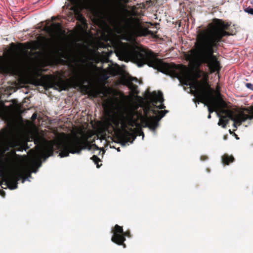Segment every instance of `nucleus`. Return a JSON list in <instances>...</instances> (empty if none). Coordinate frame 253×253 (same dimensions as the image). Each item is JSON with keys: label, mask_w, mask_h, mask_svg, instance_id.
<instances>
[{"label": "nucleus", "mask_w": 253, "mask_h": 253, "mask_svg": "<svg viewBox=\"0 0 253 253\" xmlns=\"http://www.w3.org/2000/svg\"><path fill=\"white\" fill-rule=\"evenodd\" d=\"M230 27L228 23L214 18L208 24V29L199 30L194 48L190 50L189 58L198 59L201 63L206 64L211 73L219 72L220 63L214 53L217 51L220 43L224 41L223 37L233 35Z\"/></svg>", "instance_id": "nucleus-1"}, {"label": "nucleus", "mask_w": 253, "mask_h": 253, "mask_svg": "<svg viewBox=\"0 0 253 253\" xmlns=\"http://www.w3.org/2000/svg\"><path fill=\"white\" fill-rule=\"evenodd\" d=\"M117 54L122 60L130 58L139 67L147 64L159 72L183 81L185 85H188V83L191 81L186 66L164 62L163 59L158 58L157 54L150 49L141 47L137 49L130 50L126 47L122 46L117 49Z\"/></svg>", "instance_id": "nucleus-2"}, {"label": "nucleus", "mask_w": 253, "mask_h": 253, "mask_svg": "<svg viewBox=\"0 0 253 253\" xmlns=\"http://www.w3.org/2000/svg\"><path fill=\"white\" fill-rule=\"evenodd\" d=\"M88 146V149L91 146L87 144V140L82 141L78 137L70 138L64 140L51 141L44 149L41 150V155L46 159L53 155L54 151L57 150L59 152V156L61 158L68 157L70 153L80 154L82 150L85 149Z\"/></svg>", "instance_id": "nucleus-3"}, {"label": "nucleus", "mask_w": 253, "mask_h": 253, "mask_svg": "<svg viewBox=\"0 0 253 253\" xmlns=\"http://www.w3.org/2000/svg\"><path fill=\"white\" fill-rule=\"evenodd\" d=\"M152 26L151 28L153 30H149L147 28L143 27L140 23L138 18H130L126 19V23L125 29L126 31L131 36L134 37H142L151 35L154 37L158 32L159 28V24H151Z\"/></svg>", "instance_id": "nucleus-4"}, {"label": "nucleus", "mask_w": 253, "mask_h": 253, "mask_svg": "<svg viewBox=\"0 0 253 253\" xmlns=\"http://www.w3.org/2000/svg\"><path fill=\"white\" fill-rule=\"evenodd\" d=\"M89 77V72L85 68L82 69L76 78L70 80H63L62 78L56 79L52 84L54 88L59 91L66 90L70 87H79L84 84Z\"/></svg>", "instance_id": "nucleus-5"}, {"label": "nucleus", "mask_w": 253, "mask_h": 253, "mask_svg": "<svg viewBox=\"0 0 253 253\" xmlns=\"http://www.w3.org/2000/svg\"><path fill=\"white\" fill-rule=\"evenodd\" d=\"M150 99L152 102V106L149 105L145 107L144 109L145 117L143 119V122L145 124V126L155 131L158 126V120L156 116H148V114L149 111L152 112V109L157 108L158 106L156 104L158 102L162 103L164 101V99L162 92L159 91L157 94L156 91H154L150 94Z\"/></svg>", "instance_id": "nucleus-6"}, {"label": "nucleus", "mask_w": 253, "mask_h": 253, "mask_svg": "<svg viewBox=\"0 0 253 253\" xmlns=\"http://www.w3.org/2000/svg\"><path fill=\"white\" fill-rule=\"evenodd\" d=\"M196 65L197 68L193 73V82L190 84L191 87L195 90H191V93L196 96L198 95V91L199 90L207 89L214 91V90L210 87L208 83L209 79L208 74L200 69V64L199 63H196Z\"/></svg>", "instance_id": "nucleus-7"}, {"label": "nucleus", "mask_w": 253, "mask_h": 253, "mask_svg": "<svg viewBox=\"0 0 253 253\" xmlns=\"http://www.w3.org/2000/svg\"><path fill=\"white\" fill-rule=\"evenodd\" d=\"M122 120L123 131L122 133L118 134V140L123 146H125L127 142L132 143L136 138V135L128 131V130H132V128L129 126H134L133 115L132 114H129L126 116L122 115Z\"/></svg>", "instance_id": "nucleus-8"}, {"label": "nucleus", "mask_w": 253, "mask_h": 253, "mask_svg": "<svg viewBox=\"0 0 253 253\" xmlns=\"http://www.w3.org/2000/svg\"><path fill=\"white\" fill-rule=\"evenodd\" d=\"M245 111L247 114L242 112L239 114H236L232 111L222 109L220 113L222 114V116L225 117L226 119L233 121V125L235 127H236V124H238L239 126L242 122L247 120L253 119V106L245 109Z\"/></svg>", "instance_id": "nucleus-9"}, {"label": "nucleus", "mask_w": 253, "mask_h": 253, "mask_svg": "<svg viewBox=\"0 0 253 253\" xmlns=\"http://www.w3.org/2000/svg\"><path fill=\"white\" fill-rule=\"evenodd\" d=\"M214 92L207 89L199 90L198 91V95L196 96L197 99H193V101L196 102L198 100V102H200L208 106V111L210 114L216 111L218 107V104L215 101L213 93Z\"/></svg>", "instance_id": "nucleus-10"}, {"label": "nucleus", "mask_w": 253, "mask_h": 253, "mask_svg": "<svg viewBox=\"0 0 253 253\" xmlns=\"http://www.w3.org/2000/svg\"><path fill=\"white\" fill-rule=\"evenodd\" d=\"M113 235L111 238V241L114 243L123 246L124 248L126 247L124 242L126 241V237L130 238L131 237L129 230L124 232L122 226L116 224L114 229L112 230Z\"/></svg>", "instance_id": "nucleus-11"}, {"label": "nucleus", "mask_w": 253, "mask_h": 253, "mask_svg": "<svg viewBox=\"0 0 253 253\" xmlns=\"http://www.w3.org/2000/svg\"><path fill=\"white\" fill-rule=\"evenodd\" d=\"M0 177L1 178V181L0 184L4 182V185L10 189H15L17 188V181L19 178L15 177L13 175L5 173L2 170H0Z\"/></svg>", "instance_id": "nucleus-12"}, {"label": "nucleus", "mask_w": 253, "mask_h": 253, "mask_svg": "<svg viewBox=\"0 0 253 253\" xmlns=\"http://www.w3.org/2000/svg\"><path fill=\"white\" fill-rule=\"evenodd\" d=\"M10 148H14V150L12 151V153L16 155L15 152L23 151L26 150L29 148L27 142L22 141L18 138L13 137L8 139L5 141Z\"/></svg>", "instance_id": "nucleus-13"}, {"label": "nucleus", "mask_w": 253, "mask_h": 253, "mask_svg": "<svg viewBox=\"0 0 253 253\" xmlns=\"http://www.w3.org/2000/svg\"><path fill=\"white\" fill-rule=\"evenodd\" d=\"M145 5L143 3L137 4V5L131 6L130 7V10H128L126 9H124L127 14L128 16H130V18H133L132 17H138L144 15L143 11L142 9L145 8Z\"/></svg>", "instance_id": "nucleus-14"}, {"label": "nucleus", "mask_w": 253, "mask_h": 253, "mask_svg": "<svg viewBox=\"0 0 253 253\" xmlns=\"http://www.w3.org/2000/svg\"><path fill=\"white\" fill-rule=\"evenodd\" d=\"M121 114L118 116L114 117L112 118L111 121L113 124L114 125L117 131V137L118 138V134L122 133V115Z\"/></svg>", "instance_id": "nucleus-15"}, {"label": "nucleus", "mask_w": 253, "mask_h": 253, "mask_svg": "<svg viewBox=\"0 0 253 253\" xmlns=\"http://www.w3.org/2000/svg\"><path fill=\"white\" fill-rule=\"evenodd\" d=\"M11 65L7 62H0V74H8L11 72Z\"/></svg>", "instance_id": "nucleus-16"}, {"label": "nucleus", "mask_w": 253, "mask_h": 253, "mask_svg": "<svg viewBox=\"0 0 253 253\" xmlns=\"http://www.w3.org/2000/svg\"><path fill=\"white\" fill-rule=\"evenodd\" d=\"M235 160L232 155H229L227 154H224L222 156V162L224 165H229L230 163H233Z\"/></svg>", "instance_id": "nucleus-17"}, {"label": "nucleus", "mask_w": 253, "mask_h": 253, "mask_svg": "<svg viewBox=\"0 0 253 253\" xmlns=\"http://www.w3.org/2000/svg\"><path fill=\"white\" fill-rule=\"evenodd\" d=\"M217 114L219 118V120L218 123L219 126H221L222 127L225 128L227 125L229 123V119H226L225 117L221 115L219 113L217 112Z\"/></svg>", "instance_id": "nucleus-18"}, {"label": "nucleus", "mask_w": 253, "mask_h": 253, "mask_svg": "<svg viewBox=\"0 0 253 253\" xmlns=\"http://www.w3.org/2000/svg\"><path fill=\"white\" fill-rule=\"evenodd\" d=\"M152 112L153 114L155 115H158V116H156L158 121L163 117H164L166 113L168 112V110H165L164 111H158L155 109H152Z\"/></svg>", "instance_id": "nucleus-19"}, {"label": "nucleus", "mask_w": 253, "mask_h": 253, "mask_svg": "<svg viewBox=\"0 0 253 253\" xmlns=\"http://www.w3.org/2000/svg\"><path fill=\"white\" fill-rule=\"evenodd\" d=\"M127 86L134 95H137L139 93V91L138 90V86L137 85L133 84L131 82H129L128 83Z\"/></svg>", "instance_id": "nucleus-20"}, {"label": "nucleus", "mask_w": 253, "mask_h": 253, "mask_svg": "<svg viewBox=\"0 0 253 253\" xmlns=\"http://www.w3.org/2000/svg\"><path fill=\"white\" fill-rule=\"evenodd\" d=\"M32 167V172H36L37 169H36V167H41L42 163L41 161L39 159L38 160H33L31 163Z\"/></svg>", "instance_id": "nucleus-21"}, {"label": "nucleus", "mask_w": 253, "mask_h": 253, "mask_svg": "<svg viewBox=\"0 0 253 253\" xmlns=\"http://www.w3.org/2000/svg\"><path fill=\"white\" fill-rule=\"evenodd\" d=\"M10 147L5 141L0 148V152L2 155H4L6 152L10 150Z\"/></svg>", "instance_id": "nucleus-22"}, {"label": "nucleus", "mask_w": 253, "mask_h": 253, "mask_svg": "<svg viewBox=\"0 0 253 253\" xmlns=\"http://www.w3.org/2000/svg\"><path fill=\"white\" fill-rule=\"evenodd\" d=\"M52 31L58 32L61 30V25L59 23H53L51 25Z\"/></svg>", "instance_id": "nucleus-23"}, {"label": "nucleus", "mask_w": 253, "mask_h": 253, "mask_svg": "<svg viewBox=\"0 0 253 253\" xmlns=\"http://www.w3.org/2000/svg\"><path fill=\"white\" fill-rule=\"evenodd\" d=\"M91 159L93 161V162L96 165V167L97 168H100V166L99 165L98 163L100 162V159L96 155H94L91 158Z\"/></svg>", "instance_id": "nucleus-24"}, {"label": "nucleus", "mask_w": 253, "mask_h": 253, "mask_svg": "<svg viewBox=\"0 0 253 253\" xmlns=\"http://www.w3.org/2000/svg\"><path fill=\"white\" fill-rule=\"evenodd\" d=\"M100 92L98 89H93L91 91L90 94L94 97H96Z\"/></svg>", "instance_id": "nucleus-25"}, {"label": "nucleus", "mask_w": 253, "mask_h": 253, "mask_svg": "<svg viewBox=\"0 0 253 253\" xmlns=\"http://www.w3.org/2000/svg\"><path fill=\"white\" fill-rule=\"evenodd\" d=\"M245 11L250 14L253 15V8L250 7H247L245 9Z\"/></svg>", "instance_id": "nucleus-26"}, {"label": "nucleus", "mask_w": 253, "mask_h": 253, "mask_svg": "<svg viewBox=\"0 0 253 253\" xmlns=\"http://www.w3.org/2000/svg\"><path fill=\"white\" fill-rule=\"evenodd\" d=\"M246 86L247 88L253 90V84L251 83H247Z\"/></svg>", "instance_id": "nucleus-27"}, {"label": "nucleus", "mask_w": 253, "mask_h": 253, "mask_svg": "<svg viewBox=\"0 0 253 253\" xmlns=\"http://www.w3.org/2000/svg\"><path fill=\"white\" fill-rule=\"evenodd\" d=\"M200 159H201V161H204L208 160V157L206 155H202L201 156Z\"/></svg>", "instance_id": "nucleus-28"}, {"label": "nucleus", "mask_w": 253, "mask_h": 253, "mask_svg": "<svg viewBox=\"0 0 253 253\" xmlns=\"http://www.w3.org/2000/svg\"><path fill=\"white\" fill-rule=\"evenodd\" d=\"M165 108H166V106L164 105V104H163V103H161V104L158 106L157 109H165Z\"/></svg>", "instance_id": "nucleus-29"}, {"label": "nucleus", "mask_w": 253, "mask_h": 253, "mask_svg": "<svg viewBox=\"0 0 253 253\" xmlns=\"http://www.w3.org/2000/svg\"><path fill=\"white\" fill-rule=\"evenodd\" d=\"M216 94H217V96L218 97H220L221 96V94H220V91H219V88H218V87H217V90H216Z\"/></svg>", "instance_id": "nucleus-30"}, {"label": "nucleus", "mask_w": 253, "mask_h": 253, "mask_svg": "<svg viewBox=\"0 0 253 253\" xmlns=\"http://www.w3.org/2000/svg\"><path fill=\"white\" fill-rule=\"evenodd\" d=\"M36 118H37V114L36 113L33 114L32 116V119L33 120H35V119H36Z\"/></svg>", "instance_id": "nucleus-31"}, {"label": "nucleus", "mask_w": 253, "mask_h": 253, "mask_svg": "<svg viewBox=\"0 0 253 253\" xmlns=\"http://www.w3.org/2000/svg\"><path fill=\"white\" fill-rule=\"evenodd\" d=\"M92 146L93 147V148L96 150H98L99 149V148L96 145V144H93L92 145Z\"/></svg>", "instance_id": "nucleus-32"}, {"label": "nucleus", "mask_w": 253, "mask_h": 253, "mask_svg": "<svg viewBox=\"0 0 253 253\" xmlns=\"http://www.w3.org/2000/svg\"><path fill=\"white\" fill-rule=\"evenodd\" d=\"M0 192L1 194L3 196H4V195H5V193H4V192L3 191H0Z\"/></svg>", "instance_id": "nucleus-33"}, {"label": "nucleus", "mask_w": 253, "mask_h": 253, "mask_svg": "<svg viewBox=\"0 0 253 253\" xmlns=\"http://www.w3.org/2000/svg\"><path fill=\"white\" fill-rule=\"evenodd\" d=\"M137 80V79L136 78H132V79H131V81H136Z\"/></svg>", "instance_id": "nucleus-34"}, {"label": "nucleus", "mask_w": 253, "mask_h": 253, "mask_svg": "<svg viewBox=\"0 0 253 253\" xmlns=\"http://www.w3.org/2000/svg\"><path fill=\"white\" fill-rule=\"evenodd\" d=\"M208 119H211V114H209L208 116Z\"/></svg>", "instance_id": "nucleus-35"}, {"label": "nucleus", "mask_w": 253, "mask_h": 253, "mask_svg": "<svg viewBox=\"0 0 253 253\" xmlns=\"http://www.w3.org/2000/svg\"><path fill=\"white\" fill-rule=\"evenodd\" d=\"M39 138H37V139H35V143H37V142H38L39 141Z\"/></svg>", "instance_id": "nucleus-36"}, {"label": "nucleus", "mask_w": 253, "mask_h": 253, "mask_svg": "<svg viewBox=\"0 0 253 253\" xmlns=\"http://www.w3.org/2000/svg\"><path fill=\"white\" fill-rule=\"evenodd\" d=\"M26 177H24L22 180V182H24V181L25 180Z\"/></svg>", "instance_id": "nucleus-37"}, {"label": "nucleus", "mask_w": 253, "mask_h": 253, "mask_svg": "<svg viewBox=\"0 0 253 253\" xmlns=\"http://www.w3.org/2000/svg\"><path fill=\"white\" fill-rule=\"evenodd\" d=\"M141 133V134H142L143 137H144V133H143V132H142V131Z\"/></svg>", "instance_id": "nucleus-38"}, {"label": "nucleus", "mask_w": 253, "mask_h": 253, "mask_svg": "<svg viewBox=\"0 0 253 253\" xmlns=\"http://www.w3.org/2000/svg\"><path fill=\"white\" fill-rule=\"evenodd\" d=\"M117 151H120V148H118L117 149Z\"/></svg>", "instance_id": "nucleus-39"}, {"label": "nucleus", "mask_w": 253, "mask_h": 253, "mask_svg": "<svg viewBox=\"0 0 253 253\" xmlns=\"http://www.w3.org/2000/svg\"><path fill=\"white\" fill-rule=\"evenodd\" d=\"M107 79H108V77L106 76V77H105V80H107Z\"/></svg>", "instance_id": "nucleus-40"}, {"label": "nucleus", "mask_w": 253, "mask_h": 253, "mask_svg": "<svg viewBox=\"0 0 253 253\" xmlns=\"http://www.w3.org/2000/svg\"><path fill=\"white\" fill-rule=\"evenodd\" d=\"M126 3L128 2V0H126Z\"/></svg>", "instance_id": "nucleus-41"}, {"label": "nucleus", "mask_w": 253, "mask_h": 253, "mask_svg": "<svg viewBox=\"0 0 253 253\" xmlns=\"http://www.w3.org/2000/svg\"><path fill=\"white\" fill-rule=\"evenodd\" d=\"M229 132L230 133H232V131H231V130H229Z\"/></svg>", "instance_id": "nucleus-42"}, {"label": "nucleus", "mask_w": 253, "mask_h": 253, "mask_svg": "<svg viewBox=\"0 0 253 253\" xmlns=\"http://www.w3.org/2000/svg\"><path fill=\"white\" fill-rule=\"evenodd\" d=\"M28 176H31V174L30 173H28Z\"/></svg>", "instance_id": "nucleus-43"}]
</instances>
